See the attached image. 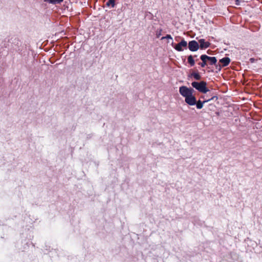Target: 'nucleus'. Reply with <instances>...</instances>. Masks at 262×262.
Segmentation results:
<instances>
[{
  "mask_svg": "<svg viewBox=\"0 0 262 262\" xmlns=\"http://www.w3.org/2000/svg\"><path fill=\"white\" fill-rule=\"evenodd\" d=\"M192 86L199 92L203 93H206L209 91L208 89L206 87V82L205 81L192 82L191 83Z\"/></svg>",
  "mask_w": 262,
  "mask_h": 262,
  "instance_id": "nucleus-1",
  "label": "nucleus"
},
{
  "mask_svg": "<svg viewBox=\"0 0 262 262\" xmlns=\"http://www.w3.org/2000/svg\"><path fill=\"white\" fill-rule=\"evenodd\" d=\"M179 92L183 97L185 98L193 94V90L185 86H182L179 88Z\"/></svg>",
  "mask_w": 262,
  "mask_h": 262,
  "instance_id": "nucleus-2",
  "label": "nucleus"
},
{
  "mask_svg": "<svg viewBox=\"0 0 262 262\" xmlns=\"http://www.w3.org/2000/svg\"><path fill=\"white\" fill-rule=\"evenodd\" d=\"M187 42L184 39L182 40L179 43L173 46H172L175 50L181 52L183 51L184 49L187 48Z\"/></svg>",
  "mask_w": 262,
  "mask_h": 262,
  "instance_id": "nucleus-3",
  "label": "nucleus"
},
{
  "mask_svg": "<svg viewBox=\"0 0 262 262\" xmlns=\"http://www.w3.org/2000/svg\"><path fill=\"white\" fill-rule=\"evenodd\" d=\"M188 49L190 51L194 52L199 49V43L195 40H191L188 43Z\"/></svg>",
  "mask_w": 262,
  "mask_h": 262,
  "instance_id": "nucleus-4",
  "label": "nucleus"
},
{
  "mask_svg": "<svg viewBox=\"0 0 262 262\" xmlns=\"http://www.w3.org/2000/svg\"><path fill=\"white\" fill-rule=\"evenodd\" d=\"M185 101L189 105H194L196 104V98L192 94L185 98Z\"/></svg>",
  "mask_w": 262,
  "mask_h": 262,
  "instance_id": "nucleus-5",
  "label": "nucleus"
},
{
  "mask_svg": "<svg viewBox=\"0 0 262 262\" xmlns=\"http://www.w3.org/2000/svg\"><path fill=\"white\" fill-rule=\"evenodd\" d=\"M199 42L200 43L199 47H200L201 49H206L208 48L210 45V42L208 41H206L204 39H199Z\"/></svg>",
  "mask_w": 262,
  "mask_h": 262,
  "instance_id": "nucleus-6",
  "label": "nucleus"
},
{
  "mask_svg": "<svg viewBox=\"0 0 262 262\" xmlns=\"http://www.w3.org/2000/svg\"><path fill=\"white\" fill-rule=\"evenodd\" d=\"M230 59L228 57H224L219 60V62L222 63V67H226L230 62Z\"/></svg>",
  "mask_w": 262,
  "mask_h": 262,
  "instance_id": "nucleus-7",
  "label": "nucleus"
},
{
  "mask_svg": "<svg viewBox=\"0 0 262 262\" xmlns=\"http://www.w3.org/2000/svg\"><path fill=\"white\" fill-rule=\"evenodd\" d=\"M207 57V61H209V64L210 65H216L217 62V59L215 57H210L206 55Z\"/></svg>",
  "mask_w": 262,
  "mask_h": 262,
  "instance_id": "nucleus-8",
  "label": "nucleus"
},
{
  "mask_svg": "<svg viewBox=\"0 0 262 262\" xmlns=\"http://www.w3.org/2000/svg\"><path fill=\"white\" fill-rule=\"evenodd\" d=\"M200 59L202 60V62L200 63L199 64L203 68L207 65L206 55H202L200 56Z\"/></svg>",
  "mask_w": 262,
  "mask_h": 262,
  "instance_id": "nucleus-9",
  "label": "nucleus"
},
{
  "mask_svg": "<svg viewBox=\"0 0 262 262\" xmlns=\"http://www.w3.org/2000/svg\"><path fill=\"white\" fill-rule=\"evenodd\" d=\"M213 99V98H211V99H209L208 100H204V101L202 102L200 100H199L198 102L196 101V108L198 109H201L203 106V104L210 101V100H212Z\"/></svg>",
  "mask_w": 262,
  "mask_h": 262,
  "instance_id": "nucleus-10",
  "label": "nucleus"
},
{
  "mask_svg": "<svg viewBox=\"0 0 262 262\" xmlns=\"http://www.w3.org/2000/svg\"><path fill=\"white\" fill-rule=\"evenodd\" d=\"M188 62L191 67L194 65L195 62L192 55H190L188 57Z\"/></svg>",
  "mask_w": 262,
  "mask_h": 262,
  "instance_id": "nucleus-11",
  "label": "nucleus"
},
{
  "mask_svg": "<svg viewBox=\"0 0 262 262\" xmlns=\"http://www.w3.org/2000/svg\"><path fill=\"white\" fill-rule=\"evenodd\" d=\"M162 26L159 28L157 29V30L156 32V35L157 38H159L161 35H162V33L163 32L162 28H161Z\"/></svg>",
  "mask_w": 262,
  "mask_h": 262,
  "instance_id": "nucleus-12",
  "label": "nucleus"
},
{
  "mask_svg": "<svg viewBox=\"0 0 262 262\" xmlns=\"http://www.w3.org/2000/svg\"><path fill=\"white\" fill-rule=\"evenodd\" d=\"M106 5L107 7L111 6L112 8L115 7V0H108L106 3Z\"/></svg>",
  "mask_w": 262,
  "mask_h": 262,
  "instance_id": "nucleus-13",
  "label": "nucleus"
},
{
  "mask_svg": "<svg viewBox=\"0 0 262 262\" xmlns=\"http://www.w3.org/2000/svg\"><path fill=\"white\" fill-rule=\"evenodd\" d=\"M192 76L196 80H199L201 79V76L198 73H193Z\"/></svg>",
  "mask_w": 262,
  "mask_h": 262,
  "instance_id": "nucleus-14",
  "label": "nucleus"
},
{
  "mask_svg": "<svg viewBox=\"0 0 262 262\" xmlns=\"http://www.w3.org/2000/svg\"><path fill=\"white\" fill-rule=\"evenodd\" d=\"M47 1L52 4L60 3L63 1V0H47Z\"/></svg>",
  "mask_w": 262,
  "mask_h": 262,
  "instance_id": "nucleus-15",
  "label": "nucleus"
},
{
  "mask_svg": "<svg viewBox=\"0 0 262 262\" xmlns=\"http://www.w3.org/2000/svg\"><path fill=\"white\" fill-rule=\"evenodd\" d=\"M165 39H167V40L170 39L171 41V45L173 46V39L170 35H167L166 36H165Z\"/></svg>",
  "mask_w": 262,
  "mask_h": 262,
  "instance_id": "nucleus-16",
  "label": "nucleus"
},
{
  "mask_svg": "<svg viewBox=\"0 0 262 262\" xmlns=\"http://www.w3.org/2000/svg\"><path fill=\"white\" fill-rule=\"evenodd\" d=\"M215 66H216V69H217L219 71H220L221 70L222 67H223L222 66H221V65L218 66L216 64Z\"/></svg>",
  "mask_w": 262,
  "mask_h": 262,
  "instance_id": "nucleus-17",
  "label": "nucleus"
},
{
  "mask_svg": "<svg viewBox=\"0 0 262 262\" xmlns=\"http://www.w3.org/2000/svg\"><path fill=\"white\" fill-rule=\"evenodd\" d=\"M250 61L251 63H253L255 61V59L254 58H251Z\"/></svg>",
  "mask_w": 262,
  "mask_h": 262,
  "instance_id": "nucleus-18",
  "label": "nucleus"
},
{
  "mask_svg": "<svg viewBox=\"0 0 262 262\" xmlns=\"http://www.w3.org/2000/svg\"><path fill=\"white\" fill-rule=\"evenodd\" d=\"M235 4L236 5H239V0H235Z\"/></svg>",
  "mask_w": 262,
  "mask_h": 262,
  "instance_id": "nucleus-19",
  "label": "nucleus"
},
{
  "mask_svg": "<svg viewBox=\"0 0 262 262\" xmlns=\"http://www.w3.org/2000/svg\"><path fill=\"white\" fill-rule=\"evenodd\" d=\"M168 42H171V41L170 39L168 40Z\"/></svg>",
  "mask_w": 262,
  "mask_h": 262,
  "instance_id": "nucleus-20",
  "label": "nucleus"
},
{
  "mask_svg": "<svg viewBox=\"0 0 262 262\" xmlns=\"http://www.w3.org/2000/svg\"><path fill=\"white\" fill-rule=\"evenodd\" d=\"M164 39V36H162V37H161V39H162H162Z\"/></svg>",
  "mask_w": 262,
  "mask_h": 262,
  "instance_id": "nucleus-21",
  "label": "nucleus"
}]
</instances>
